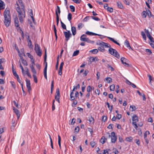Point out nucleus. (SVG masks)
Segmentation results:
<instances>
[{"label": "nucleus", "instance_id": "57", "mask_svg": "<svg viewBox=\"0 0 154 154\" xmlns=\"http://www.w3.org/2000/svg\"><path fill=\"white\" fill-rule=\"evenodd\" d=\"M72 1L76 4H79L81 2V0H72Z\"/></svg>", "mask_w": 154, "mask_h": 154}, {"label": "nucleus", "instance_id": "60", "mask_svg": "<svg viewBox=\"0 0 154 154\" xmlns=\"http://www.w3.org/2000/svg\"><path fill=\"white\" fill-rule=\"evenodd\" d=\"M88 131L90 132L91 135H92L93 133V128H88Z\"/></svg>", "mask_w": 154, "mask_h": 154}, {"label": "nucleus", "instance_id": "64", "mask_svg": "<svg viewBox=\"0 0 154 154\" xmlns=\"http://www.w3.org/2000/svg\"><path fill=\"white\" fill-rule=\"evenodd\" d=\"M150 45L152 47L154 48V41H153L150 42Z\"/></svg>", "mask_w": 154, "mask_h": 154}, {"label": "nucleus", "instance_id": "32", "mask_svg": "<svg viewBox=\"0 0 154 154\" xmlns=\"http://www.w3.org/2000/svg\"><path fill=\"white\" fill-rule=\"evenodd\" d=\"M90 60L91 62H94L97 61L98 59L97 57H95L94 58L93 57H91L90 59Z\"/></svg>", "mask_w": 154, "mask_h": 154}, {"label": "nucleus", "instance_id": "58", "mask_svg": "<svg viewBox=\"0 0 154 154\" xmlns=\"http://www.w3.org/2000/svg\"><path fill=\"white\" fill-rule=\"evenodd\" d=\"M13 73V75L17 77L18 76V75L17 74L16 71L15 70H13L12 71Z\"/></svg>", "mask_w": 154, "mask_h": 154}, {"label": "nucleus", "instance_id": "39", "mask_svg": "<svg viewBox=\"0 0 154 154\" xmlns=\"http://www.w3.org/2000/svg\"><path fill=\"white\" fill-rule=\"evenodd\" d=\"M141 35L143 37V39L144 40H146V37L144 32H143L142 31L141 32Z\"/></svg>", "mask_w": 154, "mask_h": 154}, {"label": "nucleus", "instance_id": "3", "mask_svg": "<svg viewBox=\"0 0 154 154\" xmlns=\"http://www.w3.org/2000/svg\"><path fill=\"white\" fill-rule=\"evenodd\" d=\"M109 53L111 55H113L118 58L120 57V55L119 53L117 52L116 50L115 49H113L112 48H109Z\"/></svg>", "mask_w": 154, "mask_h": 154}, {"label": "nucleus", "instance_id": "31", "mask_svg": "<svg viewBox=\"0 0 154 154\" xmlns=\"http://www.w3.org/2000/svg\"><path fill=\"white\" fill-rule=\"evenodd\" d=\"M79 50H76L74 51L73 54V56H75L78 55L79 53Z\"/></svg>", "mask_w": 154, "mask_h": 154}, {"label": "nucleus", "instance_id": "21", "mask_svg": "<svg viewBox=\"0 0 154 154\" xmlns=\"http://www.w3.org/2000/svg\"><path fill=\"white\" fill-rule=\"evenodd\" d=\"M47 50L45 48V53L44 56V61L45 63V66H46L47 67V63L46 62V58H47Z\"/></svg>", "mask_w": 154, "mask_h": 154}, {"label": "nucleus", "instance_id": "47", "mask_svg": "<svg viewBox=\"0 0 154 154\" xmlns=\"http://www.w3.org/2000/svg\"><path fill=\"white\" fill-rule=\"evenodd\" d=\"M106 80L108 83H110L111 82H112V79L110 77H108L106 79Z\"/></svg>", "mask_w": 154, "mask_h": 154}, {"label": "nucleus", "instance_id": "1", "mask_svg": "<svg viewBox=\"0 0 154 154\" xmlns=\"http://www.w3.org/2000/svg\"><path fill=\"white\" fill-rule=\"evenodd\" d=\"M16 4V10L18 13V17L20 22L22 23L25 17L24 6L22 0H18Z\"/></svg>", "mask_w": 154, "mask_h": 154}, {"label": "nucleus", "instance_id": "8", "mask_svg": "<svg viewBox=\"0 0 154 154\" xmlns=\"http://www.w3.org/2000/svg\"><path fill=\"white\" fill-rule=\"evenodd\" d=\"M26 87L28 89V91L29 92H30L31 89L30 81L29 80L26 79Z\"/></svg>", "mask_w": 154, "mask_h": 154}, {"label": "nucleus", "instance_id": "25", "mask_svg": "<svg viewBox=\"0 0 154 154\" xmlns=\"http://www.w3.org/2000/svg\"><path fill=\"white\" fill-rule=\"evenodd\" d=\"M88 120L91 123L93 124L94 122V119L92 116L88 117Z\"/></svg>", "mask_w": 154, "mask_h": 154}, {"label": "nucleus", "instance_id": "36", "mask_svg": "<svg viewBox=\"0 0 154 154\" xmlns=\"http://www.w3.org/2000/svg\"><path fill=\"white\" fill-rule=\"evenodd\" d=\"M136 109V107L135 106H130V110L133 111L135 110Z\"/></svg>", "mask_w": 154, "mask_h": 154}, {"label": "nucleus", "instance_id": "9", "mask_svg": "<svg viewBox=\"0 0 154 154\" xmlns=\"http://www.w3.org/2000/svg\"><path fill=\"white\" fill-rule=\"evenodd\" d=\"M64 33L65 36L66 38V41H68L70 37V35H71V34L70 33V31H68L67 32H64Z\"/></svg>", "mask_w": 154, "mask_h": 154}, {"label": "nucleus", "instance_id": "30", "mask_svg": "<svg viewBox=\"0 0 154 154\" xmlns=\"http://www.w3.org/2000/svg\"><path fill=\"white\" fill-rule=\"evenodd\" d=\"M58 144L60 148H61V137L59 135H58Z\"/></svg>", "mask_w": 154, "mask_h": 154}, {"label": "nucleus", "instance_id": "13", "mask_svg": "<svg viewBox=\"0 0 154 154\" xmlns=\"http://www.w3.org/2000/svg\"><path fill=\"white\" fill-rule=\"evenodd\" d=\"M121 60L122 63L124 64L125 66L126 65H128V64L126 63V62L128 61L124 57H122L121 58Z\"/></svg>", "mask_w": 154, "mask_h": 154}, {"label": "nucleus", "instance_id": "56", "mask_svg": "<svg viewBox=\"0 0 154 154\" xmlns=\"http://www.w3.org/2000/svg\"><path fill=\"white\" fill-rule=\"evenodd\" d=\"M27 55L28 56V57H29L31 60H32L33 59V57L32 56L30 53H27Z\"/></svg>", "mask_w": 154, "mask_h": 154}, {"label": "nucleus", "instance_id": "48", "mask_svg": "<svg viewBox=\"0 0 154 154\" xmlns=\"http://www.w3.org/2000/svg\"><path fill=\"white\" fill-rule=\"evenodd\" d=\"M33 76L34 78V80L35 82L37 83L38 82L37 79L36 75L35 74L33 75Z\"/></svg>", "mask_w": 154, "mask_h": 154}, {"label": "nucleus", "instance_id": "42", "mask_svg": "<svg viewBox=\"0 0 154 154\" xmlns=\"http://www.w3.org/2000/svg\"><path fill=\"white\" fill-rule=\"evenodd\" d=\"M145 51L148 55H150L152 53L151 50L149 49H146Z\"/></svg>", "mask_w": 154, "mask_h": 154}, {"label": "nucleus", "instance_id": "41", "mask_svg": "<svg viewBox=\"0 0 154 154\" xmlns=\"http://www.w3.org/2000/svg\"><path fill=\"white\" fill-rule=\"evenodd\" d=\"M106 9L107 11L111 13L113 11V9L112 8L108 7V8H106Z\"/></svg>", "mask_w": 154, "mask_h": 154}, {"label": "nucleus", "instance_id": "17", "mask_svg": "<svg viewBox=\"0 0 154 154\" xmlns=\"http://www.w3.org/2000/svg\"><path fill=\"white\" fill-rule=\"evenodd\" d=\"M124 44L127 47V48H129V49H132L130 45V44H129V42L127 40H126L125 41V42H124Z\"/></svg>", "mask_w": 154, "mask_h": 154}, {"label": "nucleus", "instance_id": "40", "mask_svg": "<svg viewBox=\"0 0 154 154\" xmlns=\"http://www.w3.org/2000/svg\"><path fill=\"white\" fill-rule=\"evenodd\" d=\"M16 77H17V81L20 84L21 86H22L23 84V82H21V80H20L19 76L18 75V76H17Z\"/></svg>", "mask_w": 154, "mask_h": 154}, {"label": "nucleus", "instance_id": "50", "mask_svg": "<svg viewBox=\"0 0 154 154\" xmlns=\"http://www.w3.org/2000/svg\"><path fill=\"white\" fill-rule=\"evenodd\" d=\"M69 8L71 9V10L72 12H74L75 11V8L73 5H70Z\"/></svg>", "mask_w": 154, "mask_h": 154}, {"label": "nucleus", "instance_id": "20", "mask_svg": "<svg viewBox=\"0 0 154 154\" xmlns=\"http://www.w3.org/2000/svg\"><path fill=\"white\" fill-rule=\"evenodd\" d=\"M132 120L133 121V122H137L138 120V117L136 115H134L132 117Z\"/></svg>", "mask_w": 154, "mask_h": 154}, {"label": "nucleus", "instance_id": "61", "mask_svg": "<svg viewBox=\"0 0 154 154\" xmlns=\"http://www.w3.org/2000/svg\"><path fill=\"white\" fill-rule=\"evenodd\" d=\"M88 70H85L83 73V75L84 76H86L88 73Z\"/></svg>", "mask_w": 154, "mask_h": 154}, {"label": "nucleus", "instance_id": "4", "mask_svg": "<svg viewBox=\"0 0 154 154\" xmlns=\"http://www.w3.org/2000/svg\"><path fill=\"white\" fill-rule=\"evenodd\" d=\"M108 136L107 138H109L111 137V142L112 143H115L117 140V137L116 136L115 133L114 132H112L111 133V135H110L109 133H108Z\"/></svg>", "mask_w": 154, "mask_h": 154}, {"label": "nucleus", "instance_id": "19", "mask_svg": "<svg viewBox=\"0 0 154 154\" xmlns=\"http://www.w3.org/2000/svg\"><path fill=\"white\" fill-rule=\"evenodd\" d=\"M5 8V5L4 4V2L0 0V10L3 9Z\"/></svg>", "mask_w": 154, "mask_h": 154}, {"label": "nucleus", "instance_id": "5", "mask_svg": "<svg viewBox=\"0 0 154 154\" xmlns=\"http://www.w3.org/2000/svg\"><path fill=\"white\" fill-rule=\"evenodd\" d=\"M35 50L38 56L39 57L41 56L42 54V51L40 46L37 44H35Z\"/></svg>", "mask_w": 154, "mask_h": 154}, {"label": "nucleus", "instance_id": "6", "mask_svg": "<svg viewBox=\"0 0 154 154\" xmlns=\"http://www.w3.org/2000/svg\"><path fill=\"white\" fill-rule=\"evenodd\" d=\"M80 40L82 41L87 42L88 43H94V41H91L88 38H86V35L85 34H83L80 37Z\"/></svg>", "mask_w": 154, "mask_h": 154}, {"label": "nucleus", "instance_id": "46", "mask_svg": "<svg viewBox=\"0 0 154 154\" xmlns=\"http://www.w3.org/2000/svg\"><path fill=\"white\" fill-rule=\"evenodd\" d=\"M54 88V81L53 80L52 81L51 83V93H52L53 90V88Z\"/></svg>", "mask_w": 154, "mask_h": 154}, {"label": "nucleus", "instance_id": "38", "mask_svg": "<svg viewBox=\"0 0 154 154\" xmlns=\"http://www.w3.org/2000/svg\"><path fill=\"white\" fill-rule=\"evenodd\" d=\"M115 88V85H112L110 86V90L111 91H114Z\"/></svg>", "mask_w": 154, "mask_h": 154}, {"label": "nucleus", "instance_id": "24", "mask_svg": "<svg viewBox=\"0 0 154 154\" xmlns=\"http://www.w3.org/2000/svg\"><path fill=\"white\" fill-rule=\"evenodd\" d=\"M70 100H73L75 99V96H74V93L71 92L70 94Z\"/></svg>", "mask_w": 154, "mask_h": 154}, {"label": "nucleus", "instance_id": "37", "mask_svg": "<svg viewBox=\"0 0 154 154\" xmlns=\"http://www.w3.org/2000/svg\"><path fill=\"white\" fill-rule=\"evenodd\" d=\"M144 31L147 37L151 35L149 32V31L148 29H145Z\"/></svg>", "mask_w": 154, "mask_h": 154}, {"label": "nucleus", "instance_id": "43", "mask_svg": "<svg viewBox=\"0 0 154 154\" xmlns=\"http://www.w3.org/2000/svg\"><path fill=\"white\" fill-rule=\"evenodd\" d=\"M22 63H23V64L26 66H28L27 62L26 60H23L22 61Z\"/></svg>", "mask_w": 154, "mask_h": 154}, {"label": "nucleus", "instance_id": "15", "mask_svg": "<svg viewBox=\"0 0 154 154\" xmlns=\"http://www.w3.org/2000/svg\"><path fill=\"white\" fill-rule=\"evenodd\" d=\"M85 33H86V34L87 35H98L99 36H100L101 35H99L98 34H96L95 33H94L93 32H90L89 31H87L86 32H85Z\"/></svg>", "mask_w": 154, "mask_h": 154}, {"label": "nucleus", "instance_id": "12", "mask_svg": "<svg viewBox=\"0 0 154 154\" xmlns=\"http://www.w3.org/2000/svg\"><path fill=\"white\" fill-rule=\"evenodd\" d=\"M126 83L129 85H131L132 86V87L133 88H135L136 87V86L133 83H131L130 81H129L127 79H126Z\"/></svg>", "mask_w": 154, "mask_h": 154}, {"label": "nucleus", "instance_id": "55", "mask_svg": "<svg viewBox=\"0 0 154 154\" xmlns=\"http://www.w3.org/2000/svg\"><path fill=\"white\" fill-rule=\"evenodd\" d=\"M11 84V85L12 86L13 88L14 89L16 88V86L15 83L14 82H10Z\"/></svg>", "mask_w": 154, "mask_h": 154}, {"label": "nucleus", "instance_id": "53", "mask_svg": "<svg viewBox=\"0 0 154 154\" xmlns=\"http://www.w3.org/2000/svg\"><path fill=\"white\" fill-rule=\"evenodd\" d=\"M91 91V86H88L87 88V91L88 92H90Z\"/></svg>", "mask_w": 154, "mask_h": 154}, {"label": "nucleus", "instance_id": "16", "mask_svg": "<svg viewBox=\"0 0 154 154\" xmlns=\"http://www.w3.org/2000/svg\"><path fill=\"white\" fill-rule=\"evenodd\" d=\"M71 31L73 35H75L76 33V28L75 26L71 27Z\"/></svg>", "mask_w": 154, "mask_h": 154}, {"label": "nucleus", "instance_id": "18", "mask_svg": "<svg viewBox=\"0 0 154 154\" xmlns=\"http://www.w3.org/2000/svg\"><path fill=\"white\" fill-rule=\"evenodd\" d=\"M107 138H106L105 137L103 136L102 137L101 139L100 140V142L102 144L104 143L107 140Z\"/></svg>", "mask_w": 154, "mask_h": 154}, {"label": "nucleus", "instance_id": "45", "mask_svg": "<svg viewBox=\"0 0 154 154\" xmlns=\"http://www.w3.org/2000/svg\"><path fill=\"white\" fill-rule=\"evenodd\" d=\"M72 18V14L70 13H69L68 15V19L69 21H70Z\"/></svg>", "mask_w": 154, "mask_h": 154}, {"label": "nucleus", "instance_id": "62", "mask_svg": "<svg viewBox=\"0 0 154 154\" xmlns=\"http://www.w3.org/2000/svg\"><path fill=\"white\" fill-rule=\"evenodd\" d=\"M124 3L126 5H129L130 3L128 0H123Z\"/></svg>", "mask_w": 154, "mask_h": 154}, {"label": "nucleus", "instance_id": "7", "mask_svg": "<svg viewBox=\"0 0 154 154\" xmlns=\"http://www.w3.org/2000/svg\"><path fill=\"white\" fill-rule=\"evenodd\" d=\"M97 44L98 45L100 46L101 47L104 48H110L111 45L109 44L105 43L103 42L100 41L97 43Z\"/></svg>", "mask_w": 154, "mask_h": 154}, {"label": "nucleus", "instance_id": "63", "mask_svg": "<svg viewBox=\"0 0 154 154\" xmlns=\"http://www.w3.org/2000/svg\"><path fill=\"white\" fill-rule=\"evenodd\" d=\"M110 149H106L104 150V152L103 153L104 154H108V150H109Z\"/></svg>", "mask_w": 154, "mask_h": 154}, {"label": "nucleus", "instance_id": "35", "mask_svg": "<svg viewBox=\"0 0 154 154\" xmlns=\"http://www.w3.org/2000/svg\"><path fill=\"white\" fill-rule=\"evenodd\" d=\"M147 14L149 17L150 18L152 16L151 12L149 10H146V14Z\"/></svg>", "mask_w": 154, "mask_h": 154}, {"label": "nucleus", "instance_id": "14", "mask_svg": "<svg viewBox=\"0 0 154 154\" xmlns=\"http://www.w3.org/2000/svg\"><path fill=\"white\" fill-rule=\"evenodd\" d=\"M60 12L61 11L60 7L58 6H57V8L55 10V14L56 16H57V15L58 16H59V15L60 14Z\"/></svg>", "mask_w": 154, "mask_h": 154}, {"label": "nucleus", "instance_id": "49", "mask_svg": "<svg viewBox=\"0 0 154 154\" xmlns=\"http://www.w3.org/2000/svg\"><path fill=\"white\" fill-rule=\"evenodd\" d=\"M49 138H50V140L51 145V147L52 149H53L54 148H53V141H52V139L51 137V136L49 134Z\"/></svg>", "mask_w": 154, "mask_h": 154}, {"label": "nucleus", "instance_id": "29", "mask_svg": "<svg viewBox=\"0 0 154 154\" xmlns=\"http://www.w3.org/2000/svg\"><path fill=\"white\" fill-rule=\"evenodd\" d=\"M53 26H54V34L55 35V36L56 37V39H57V29H56V28L55 25H53Z\"/></svg>", "mask_w": 154, "mask_h": 154}, {"label": "nucleus", "instance_id": "23", "mask_svg": "<svg viewBox=\"0 0 154 154\" xmlns=\"http://www.w3.org/2000/svg\"><path fill=\"white\" fill-rule=\"evenodd\" d=\"M108 38L110 41H112V42H114L115 43L117 44V45H120V44H119V43H118L115 40L114 38H111V37H108Z\"/></svg>", "mask_w": 154, "mask_h": 154}, {"label": "nucleus", "instance_id": "11", "mask_svg": "<svg viewBox=\"0 0 154 154\" xmlns=\"http://www.w3.org/2000/svg\"><path fill=\"white\" fill-rule=\"evenodd\" d=\"M56 94L57 95H55V98L56 100H58L60 97V93L59 88H57L56 90Z\"/></svg>", "mask_w": 154, "mask_h": 154}, {"label": "nucleus", "instance_id": "59", "mask_svg": "<svg viewBox=\"0 0 154 154\" xmlns=\"http://www.w3.org/2000/svg\"><path fill=\"white\" fill-rule=\"evenodd\" d=\"M82 23H79L78 24V28L79 29H80L82 27Z\"/></svg>", "mask_w": 154, "mask_h": 154}, {"label": "nucleus", "instance_id": "51", "mask_svg": "<svg viewBox=\"0 0 154 154\" xmlns=\"http://www.w3.org/2000/svg\"><path fill=\"white\" fill-rule=\"evenodd\" d=\"M98 50L101 52H104L105 51V49L104 48L101 47H98Z\"/></svg>", "mask_w": 154, "mask_h": 154}, {"label": "nucleus", "instance_id": "54", "mask_svg": "<svg viewBox=\"0 0 154 154\" xmlns=\"http://www.w3.org/2000/svg\"><path fill=\"white\" fill-rule=\"evenodd\" d=\"M91 18L92 19L96 20V21H99L100 20V19L98 17L94 16H92Z\"/></svg>", "mask_w": 154, "mask_h": 154}, {"label": "nucleus", "instance_id": "28", "mask_svg": "<svg viewBox=\"0 0 154 154\" xmlns=\"http://www.w3.org/2000/svg\"><path fill=\"white\" fill-rule=\"evenodd\" d=\"M28 44L29 45V48H32L33 45H32V42L30 39H29L28 42Z\"/></svg>", "mask_w": 154, "mask_h": 154}, {"label": "nucleus", "instance_id": "22", "mask_svg": "<svg viewBox=\"0 0 154 154\" xmlns=\"http://www.w3.org/2000/svg\"><path fill=\"white\" fill-rule=\"evenodd\" d=\"M14 23L16 26L17 27H18L19 26V25L18 24L19 21L17 17V16L14 19Z\"/></svg>", "mask_w": 154, "mask_h": 154}, {"label": "nucleus", "instance_id": "52", "mask_svg": "<svg viewBox=\"0 0 154 154\" xmlns=\"http://www.w3.org/2000/svg\"><path fill=\"white\" fill-rule=\"evenodd\" d=\"M132 124L134 127V128L136 129H137V128H138V126L136 124V122H133L132 123Z\"/></svg>", "mask_w": 154, "mask_h": 154}, {"label": "nucleus", "instance_id": "34", "mask_svg": "<svg viewBox=\"0 0 154 154\" xmlns=\"http://www.w3.org/2000/svg\"><path fill=\"white\" fill-rule=\"evenodd\" d=\"M150 134V133L149 131H146L145 133H144V138L146 139V138H147V136L148 134Z\"/></svg>", "mask_w": 154, "mask_h": 154}, {"label": "nucleus", "instance_id": "27", "mask_svg": "<svg viewBox=\"0 0 154 154\" xmlns=\"http://www.w3.org/2000/svg\"><path fill=\"white\" fill-rule=\"evenodd\" d=\"M98 49H95L91 50L90 52L93 54H96L98 52Z\"/></svg>", "mask_w": 154, "mask_h": 154}, {"label": "nucleus", "instance_id": "33", "mask_svg": "<svg viewBox=\"0 0 154 154\" xmlns=\"http://www.w3.org/2000/svg\"><path fill=\"white\" fill-rule=\"evenodd\" d=\"M133 140V138L131 137H127L126 138V140L127 141L131 142Z\"/></svg>", "mask_w": 154, "mask_h": 154}, {"label": "nucleus", "instance_id": "2", "mask_svg": "<svg viewBox=\"0 0 154 154\" xmlns=\"http://www.w3.org/2000/svg\"><path fill=\"white\" fill-rule=\"evenodd\" d=\"M10 11L9 10H5L4 13L5 18L4 23L7 27L9 26L11 23V17L10 15Z\"/></svg>", "mask_w": 154, "mask_h": 154}, {"label": "nucleus", "instance_id": "26", "mask_svg": "<svg viewBox=\"0 0 154 154\" xmlns=\"http://www.w3.org/2000/svg\"><path fill=\"white\" fill-rule=\"evenodd\" d=\"M117 5L118 6V7L121 8L122 9L123 8V6L122 5V3L120 2H117Z\"/></svg>", "mask_w": 154, "mask_h": 154}, {"label": "nucleus", "instance_id": "44", "mask_svg": "<svg viewBox=\"0 0 154 154\" xmlns=\"http://www.w3.org/2000/svg\"><path fill=\"white\" fill-rule=\"evenodd\" d=\"M142 15L143 17L145 18L146 16V11H143L142 13Z\"/></svg>", "mask_w": 154, "mask_h": 154}, {"label": "nucleus", "instance_id": "10", "mask_svg": "<svg viewBox=\"0 0 154 154\" xmlns=\"http://www.w3.org/2000/svg\"><path fill=\"white\" fill-rule=\"evenodd\" d=\"M13 110L14 112L16 114L17 116V119H18L20 117L19 111L14 107H13Z\"/></svg>", "mask_w": 154, "mask_h": 154}]
</instances>
